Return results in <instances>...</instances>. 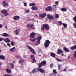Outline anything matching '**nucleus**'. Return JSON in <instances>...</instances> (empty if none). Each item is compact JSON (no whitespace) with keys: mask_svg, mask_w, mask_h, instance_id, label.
Instances as JSON below:
<instances>
[{"mask_svg":"<svg viewBox=\"0 0 76 76\" xmlns=\"http://www.w3.org/2000/svg\"><path fill=\"white\" fill-rule=\"evenodd\" d=\"M55 4H58V2L56 1L55 2Z\"/></svg>","mask_w":76,"mask_h":76,"instance_id":"52","label":"nucleus"},{"mask_svg":"<svg viewBox=\"0 0 76 76\" xmlns=\"http://www.w3.org/2000/svg\"><path fill=\"white\" fill-rule=\"evenodd\" d=\"M53 64H50V67H53Z\"/></svg>","mask_w":76,"mask_h":76,"instance_id":"51","label":"nucleus"},{"mask_svg":"<svg viewBox=\"0 0 76 76\" xmlns=\"http://www.w3.org/2000/svg\"><path fill=\"white\" fill-rule=\"evenodd\" d=\"M43 26H44L46 30H49V29H50V28L49 27V26L47 24H43Z\"/></svg>","mask_w":76,"mask_h":76,"instance_id":"9","label":"nucleus"},{"mask_svg":"<svg viewBox=\"0 0 76 76\" xmlns=\"http://www.w3.org/2000/svg\"><path fill=\"white\" fill-rule=\"evenodd\" d=\"M0 59L4 60L5 59V57L3 55H0Z\"/></svg>","mask_w":76,"mask_h":76,"instance_id":"21","label":"nucleus"},{"mask_svg":"<svg viewBox=\"0 0 76 76\" xmlns=\"http://www.w3.org/2000/svg\"><path fill=\"white\" fill-rule=\"evenodd\" d=\"M19 16H15L13 18L15 20H18L19 19Z\"/></svg>","mask_w":76,"mask_h":76,"instance_id":"13","label":"nucleus"},{"mask_svg":"<svg viewBox=\"0 0 76 76\" xmlns=\"http://www.w3.org/2000/svg\"><path fill=\"white\" fill-rule=\"evenodd\" d=\"M66 69H64L63 70V71H64V72H65V71H66Z\"/></svg>","mask_w":76,"mask_h":76,"instance_id":"64","label":"nucleus"},{"mask_svg":"<svg viewBox=\"0 0 76 76\" xmlns=\"http://www.w3.org/2000/svg\"><path fill=\"white\" fill-rule=\"evenodd\" d=\"M5 70L7 73H8L10 74L12 73V71H11V70H10V69H5Z\"/></svg>","mask_w":76,"mask_h":76,"instance_id":"17","label":"nucleus"},{"mask_svg":"<svg viewBox=\"0 0 76 76\" xmlns=\"http://www.w3.org/2000/svg\"><path fill=\"white\" fill-rule=\"evenodd\" d=\"M61 55L62 56H64V54H63V53H61Z\"/></svg>","mask_w":76,"mask_h":76,"instance_id":"60","label":"nucleus"},{"mask_svg":"<svg viewBox=\"0 0 76 76\" xmlns=\"http://www.w3.org/2000/svg\"><path fill=\"white\" fill-rule=\"evenodd\" d=\"M10 66L8 67V69H11L14 68V64H13L11 63L10 64Z\"/></svg>","mask_w":76,"mask_h":76,"instance_id":"12","label":"nucleus"},{"mask_svg":"<svg viewBox=\"0 0 76 76\" xmlns=\"http://www.w3.org/2000/svg\"><path fill=\"white\" fill-rule=\"evenodd\" d=\"M42 64H39V67H41L42 66Z\"/></svg>","mask_w":76,"mask_h":76,"instance_id":"45","label":"nucleus"},{"mask_svg":"<svg viewBox=\"0 0 76 76\" xmlns=\"http://www.w3.org/2000/svg\"><path fill=\"white\" fill-rule=\"evenodd\" d=\"M60 66H61V65L59 64L58 65V68L59 69H60Z\"/></svg>","mask_w":76,"mask_h":76,"instance_id":"53","label":"nucleus"},{"mask_svg":"<svg viewBox=\"0 0 76 76\" xmlns=\"http://www.w3.org/2000/svg\"><path fill=\"white\" fill-rule=\"evenodd\" d=\"M39 70L41 73H44V70H43L42 68H39Z\"/></svg>","mask_w":76,"mask_h":76,"instance_id":"25","label":"nucleus"},{"mask_svg":"<svg viewBox=\"0 0 76 76\" xmlns=\"http://www.w3.org/2000/svg\"><path fill=\"white\" fill-rule=\"evenodd\" d=\"M74 57L76 58V51H75L74 54Z\"/></svg>","mask_w":76,"mask_h":76,"instance_id":"34","label":"nucleus"},{"mask_svg":"<svg viewBox=\"0 0 76 76\" xmlns=\"http://www.w3.org/2000/svg\"><path fill=\"white\" fill-rule=\"evenodd\" d=\"M4 40V39L1 38H0V41H3Z\"/></svg>","mask_w":76,"mask_h":76,"instance_id":"49","label":"nucleus"},{"mask_svg":"<svg viewBox=\"0 0 76 76\" xmlns=\"http://www.w3.org/2000/svg\"><path fill=\"white\" fill-rule=\"evenodd\" d=\"M71 59L72 60H73V58L72 57L71 58Z\"/></svg>","mask_w":76,"mask_h":76,"instance_id":"62","label":"nucleus"},{"mask_svg":"<svg viewBox=\"0 0 76 76\" xmlns=\"http://www.w3.org/2000/svg\"><path fill=\"white\" fill-rule=\"evenodd\" d=\"M24 63V61L22 59H20L19 61V63L20 64H22V66L23 65V64Z\"/></svg>","mask_w":76,"mask_h":76,"instance_id":"10","label":"nucleus"},{"mask_svg":"<svg viewBox=\"0 0 76 76\" xmlns=\"http://www.w3.org/2000/svg\"><path fill=\"white\" fill-rule=\"evenodd\" d=\"M36 4L35 3H31L30 4L29 6H35Z\"/></svg>","mask_w":76,"mask_h":76,"instance_id":"27","label":"nucleus"},{"mask_svg":"<svg viewBox=\"0 0 76 76\" xmlns=\"http://www.w3.org/2000/svg\"><path fill=\"white\" fill-rule=\"evenodd\" d=\"M7 45H8V46H9V47H10V43H7Z\"/></svg>","mask_w":76,"mask_h":76,"instance_id":"47","label":"nucleus"},{"mask_svg":"<svg viewBox=\"0 0 76 76\" xmlns=\"http://www.w3.org/2000/svg\"><path fill=\"white\" fill-rule=\"evenodd\" d=\"M53 8H54L55 9H56V7H56V5H53Z\"/></svg>","mask_w":76,"mask_h":76,"instance_id":"43","label":"nucleus"},{"mask_svg":"<svg viewBox=\"0 0 76 76\" xmlns=\"http://www.w3.org/2000/svg\"><path fill=\"white\" fill-rule=\"evenodd\" d=\"M4 41L6 42H10V40L8 38H7L6 39L4 40Z\"/></svg>","mask_w":76,"mask_h":76,"instance_id":"19","label":"nucleus"},{"mask_svg":"<svg viewBox=\"0 0 76 76\" xmlns=\"http://www.w3.org/2000/svg\"><path fill=\"white\" fill-rule=\"evenodd\" d=\"M2 36L3 37H7V36H9V35L6 33H4L3 34Z\"/></svg>","mask_w":76,"mask_h":76,"instance_id":"26","label":"nucleus"},{"mask_svg":"<svg viewBox=\"0 0 76 76\" xmlns=\"http://www.w3.org/2000/svg\"><path fill=\"white\" fill-rule=\"evenodd\" d=\"M58 23L59 25H61V24H62V23L61 22V21H59Z\"/></svg>","mask_w":76,"mask_h":76,"instance_id":"50","label":"nucleus"},{"mask_svg":"<svg viewBox=\"0 0 76 76\" xmlns=\"http://www.w3.org/2000/svg\"><path fill=\"white\" fill-rule=\"evenodd\" d=\"M24 6L26 7V6H27V3H26V2H25L24 3Z\"/></svg>","mask_w":76,"mask_h":76,"instance_id":"46","label":"nucleus"},{"mask_svg":"<svg viewBox=\"0 0 76 76\" xmlns=\"http://www.w3.org/2000/svg\"><path fill=\"white\" fill-rule=\"evenodd\" d=\"M15 31L16 33V35H18L19 34V32H20V30L19 29H17L15 30Z\"/></svg>","mask_w":76,"mask_h":76,"instance_id":"18","label":"nucleus"},{"mask_svg":"<svg viewBox=\"0 0 76 76\" xmlns=\"http://www.w3.org/2000/svg\"><path fill=\"white\" fill-rule=\"evenodd\" d=\"M50 56H52V57H54L56 56V55H55V54H54V53H52L50 54Z\"/></svg>","mask_w":76,"mask_h":76,"instance_id":"29","label":"nucleus"},{"mask_svg":"<svg viewBox=\"0 0 76 76\" xmlns=\"http://www.w3.org/2000/svg\"><path fill=\"white\" fill-rule=\"evenodd\" d=\"M35 34L34 33L32 32L31 33L30 36L31 38H35L34 37H35Z\"/></svg>","mask_w":76,"mask_h":76,"instance_id":"14","label":"nucleus"},{"mask_svg":"<svg viewBox=\"0 0 76 76\" xmlns=\"http://www.w3.org/2000/svg\"><path fill=\"white\" fill-rule=\"evenodd\" d=\"M34 16H35V17H38V15L37 14H35Z\"/></svg>","mask_w":76,"mask_h":76,"instance_id":"56","label":"nucleus"},{"mask_svg":"<svg viewBox=\"0 0 76 76\" xmlns=\"http://www.w3.org/2000/svg\"><path fill=\"white\" fill-rule=\"evenodd\" d=\"M27 47L28 49H29L30 51L32 53H33V54H35V52L34 49H33L32 48L29 46H28Z\"/></svg>","mask_w":76,"mask_h":76,"instance_id":"7","label":"nucleus"},{"mask_svg":"<svg viewBox=\"0 0 76 76\" xmlns=\"http://www.w3.org/2000/svg\"><path fill=\"white\" fill-rule=\"evenodd\" d=\"M31 9L33 10H38V8L35 6H32L31 8Z\"/></svg>","mask_w":76,"mask_h":76,"instance_id":"16","label":"nucleus"},{"mask_svg":"<svg viewBox=\"0 0 76 76\" xmlns=\"http://www.w3.org/2000/svg\"><path fill=\"white\" fill-rule=\"evenodd\" d=\"M37 70H38V69H34V70H32L31 71V73H34V72H37Z\"/></svg>","mask_w":76,"mask_h":76,"instance_id":"22","label":"nucleus"},{"mask_svg":"<svg viewBox=\"0 0 76 76\" xmlns=\"http://www.w3.org/2000/svg\"><path fill=\"white\" fill-rule=\"evenodd\" d=\"M64 50L66 51V52H69V51L66 48H64Z\"/></svg>","mask_w":76,"mask_h":76,"instance_id":"31","label":"nucleus"},{"mask_svg":"<svg viewBox=\"0 0 76 76\" xmlns=\"http://www.w3.org/2000/svg\"><path fill=\"white\" fill-rule=\"evenodd\" d=\"M5 27L6 28V29H7V26H5Z\"/></svg>","mask_w":76,"mask_h":76,"instance_id":"55","label":"nucleus"},{"mask_svg":"<svg viewBox=\"0 0 76 76\" xmlns=\"http://www.w3.org/2000/svg\"><path fill=\"white\" fill-rule=\"evenodd\" d=\"M31 58L33 60L32 61V63H35V61H36V60H35V57L34 55H31Z\"/></svg>","mask_w":76,"mask_h":76,"instance_id":"11","label":"nucleus"},{"mask_svg":"<svg viewBox=\"0 0 76 76\" xmlns=\"http://www.w3.org/2000/svg\"><path fill=\"white\" fill-rule=\"evenodd\" d=\"M1 17H2V18L4 17V16H3V15L2 14H1Z\"/></svg>","mask_w":76,"mask_h":76,"instance_id":"58","label":"nucleus"},{"mask_svg":"<svg viewBox=\"0 0 76 76\" xmlns=\"http://www.w3.org/2000/svg\"><path fill=\"white\" fill-rule=\"evenodd\" d=\"M53 72L54 73H55V74H56L57 73V71H56V70L55 69H54L53 70Z\"/></svg>","mask_w":76,"mask_h":76,"instance_id":"39","label":"nucleus"},{"mask_svg":"<svg viewBox=\"0 0 76 76\" xmlns=\"http://www.w3.org/2000/svg\"><path fill=\"white\" fill-rule=\"evenodd\" d=\"M45 42V48H47V47H48L49 44L50 43V42L49 40H47Z\"/></svg>","mask_w":76,"mask_h":76,"instance_id":"4","label":"nucleus"},{"mask_svg":"<svg viewBox=\"0 0 76 76\" xmlns=\"http://www.w3.org/2000/svg\"><path fill=\"white\" fill-rule=\"evenodd\" d=\"M59 17V16H58V14H56L55 18H56V19H58Z\"/></svg>","mask_w":76,"mask_h":76,"instance_id":"32","label":"nucleus"},{"mask_svg":"<svg viewBox=\"0 0 76 76\" xmlns=\"http://www.w3.org/2000/svg\"><path fill=\"white\" fill-rule=\"evenodd\" d=\"M30 28H31L33 29H35V27H34V24H31Z\"/></svg>","mask_w":76,"mask_h":76,"instance_id":"24","label":"nucleus"},{"mask_svg":"<svg viewBox=\"0 0 76 76\" xmlns=\"http://www.w3.org/2000/svg\"><path fill=\"white\" fill-rule=\"evenodd\" d=\"M3 76H12L9 74H5L3 75Z\"/></svg>","mask_w":76,"mask_h":76,"instance_id":"38","label":"nucleus"},{"mask_svg":"<svg viewBox=\"0 0 76 76\" xmlns=\"http://www.w3.org/2000/svg\"><path fill=\"white\" fill-rule=\"evenodd\" d=\"M1 12L4 14V16H9V14L7 13V11L5 9L2 10Z\"/></svg>","mask_w":76,"mask_h":76,"instance_id":"2","label":"nucleus"},{"mask_svg":"<svg viewBox=\"0 0 76 76\" xmlns=\"http://www.w3.org/2000/svg\"><path fill=\"white\" fill-rule=\"evenodd\" d=\"M62 25L64 26V28H67V24L66 23H62Z\"/></svg>","mask_w":76,"mask_h":76,"instance_id":"28","label":"nucleus"},{"mask_svg":"<svg viewBox=\"0 0 76 76\" xmlns=\"http://www.w3.org/2000/svg\"><path fill=\"white\" fill-rule=\"evenodd\" d=\"M2 5L4 7H6L9 6V4L7 2H6L5 1H4L2 2Z\"/></svg>","mask_w":76,"mask_h":76,"instance_id":"3","label":"nucleus"},{"mask_svg":"<svg viewBox=\"0 0 76 76\" xmlns=\"http://www.w3.org/2000/svg\"><path fill=\"white\" fill-rule=\"evenodd\" d=\"M36 40V39H35V37H32L30 39V41H31L33 42H35Z\"/></svg>","mask_w":76,"mask_h":76,"instance_id":"15","label":"nucleus"},{"mask_svg":"<svg viewBox=\"0 0 76 76\" xmlns=\"http://www.w3.org/2000/svg\"><path fill=\"white\" fill-rule=\"evenodd\" d=\"M47 11H54V9L51 7H48L45 9Z\"/></svg>","mask_w":76,"mask_h":76,"instance_id":"5","label":"nucleus"},{"mask_svg":"<svg viewBox=\"0 0 76 76\" xmlns=\"http://www.w3.org/2000/svg\"><path fill=\"white\" fill-rule=\"evenodd\" d=\"M71 50H75V47H72L71 48Z\"/></svg>","mask_w":76,"mask_h":76,"instance_id":"48","label":"nucleus"},{"mask_svg":"<svg viewBox=\"0 0 76 76\" xmlns=\"http://www.w3.org/2000/svg\"><path fill=\"white\" fill-rule=\"evenodd\" d=\"M13 63H16V61H14L13 62Z\"/></svg>","mask_w":76,"mask_h":76,"instance_id":"63","label":"nucleus"},{"mask_svg":"<svg viewBox=\"0 0 76 76\" xmlns=\"http://www.w3.org/2000/svg\"><path fill=\"white\" fill-rule=\"evenodd\" d=\"M27 28H30L31 27V25L30 24H28L27 25Z\"/></svg>","mask_w":76,"mask_h":76,"instance_id":"42","label":"nucleus"},{"mask_svg":"<svg viewBox=\"0 0 76 76\" xmlns=\"http://www.w3.org/2000/svg\"><path fill=\"white\" fill-rule=\"evenodd\" d=\"M41 36H39L37 38V41L36 42L35 45H37L40 44V40H41Z\"/></svg>","mask_w":76,"mask_h":76,"instance_id":"1","label":"nucleus"},{"mask_svg":"<svg viewBox=\"0 0 76 76\" xmlns=\"http://www.w3.org/2000/svg\"><path fill=\"white\" fill-rule=\"evenodd\" d=\"M15 57H16L17 58H19V56H15Z\"/></svg>","mask_w":76,"mask_h":76,"instance_id":"57","label":"nucleus"},{"mask_svg":"<svg viewBox=\"0 0 76 76\" xmlns=\"http://www.w3.org/2000/svg\"><path fill=\"white\" fill-rule=\"evenodd\" d=\"M58 52H59V53H63V51H62V50H61V49H58Z\"/></svg>","mask_w":76,"mask_h":76,"instance_id":"33","label":"nucleus"},{"mask_svg":"<svg viewBox=\"0 0 76 76\" xmlns=\"http://www.w3.org/2000/svg\"><path fill=\"white\" fill-rule=\"evenodd\" d=\"M61 10L64 12H66L67 11V9L66 8H62L61 9Z\"/></svg>","mask_w":76,"mask_h":76,"instance_id":"30","label":"nucleus"},{"mask_svg":"<svg viewBox=\"0 0 76 76\" xmlns=\"http://www.w3.org/2000/svg\"><path fill=\"white\" fill-rule=\"evenodd\" d=\"M47 17L48 18L49 20L51 19H54V18L53 17V16L51 15H50V14H48L47 15Z\"/></svg>","mask_w":76,"mask_h":76,"instance_id":"6","label":"nucleus"},{"mask_svg":"<svg viewBox=\"0 0 76 76\" xmlns=\"http://www.w3.org/2000/svg\"><path fill=\"white\" fill-rule=\"evenodd\" d=\"M73 26H74V27L75 28H76V22H75V23H73Z\"/></svg>","mask_w":76,"mask_h":76,"instance_id":"37","label":"nucleus"},{"mask_svg":"<svg viewBox=\"0 0 76 76\" xmlns=\"http://www.w3.org/2000/svg\"><path fill=\"white\" fill-rule=\"evenodd\" d=\"M32 20L33 22H34L35 21V20H34V19H32Z\"/></svg>","mask_w":76,"mask_h":76,"instance_id":"61","label":"nucleus"},{"mask_svg":"<svg viewBox=\"0 0 76 76\" xmlns=\"http://www.w3.org/2000/svg\"><path fill=\"white\" fill-rule=\"evenodd\" d=\"M11 44L12 46H14V43L13 42H11Z\"/></svg>","mask_w":76,"mask_h":76,"instance_id":"40","label":"nucleus"},{"mask_svg":"<svg viewBox=\"0 0 76 76\" xmlns=\"http://www.w3.org/2000/svg\"><path fill=\"white\" fill-rule=\"evenodd\" d=\"M25 12L26 13H28L29 12V10H26Z\"/></svg>","mask_w":76,"mask_h":76,"instance_id":"41","label":"nucleus"},{"mask_svg":"<svg viewBox=\"0 0 76 76\" xmlns=\"http://www.w3.org/2000/svg\"><path fill=\"white\" fill-rule=\"evenodd\" d=\"M73 19L75 22H76V16H75L74 18H73Z\"/></svg>","mask_w":76,"mask_h":76,"instance_id":"36","label":"nucleus"},{"mask_svg":"<svg viewBox=\"0 0 76 76\" xmlns=\"http://www.w3.org/2000/svg\"><path fill=\"white\" fill-rule=\"evenodd\" d=\"M4 47H6L7 46H6V45L4 44Z\"/></svg>","mask_w":76,"mask_h":76,"instance_id":"59","label":"nucleus"},{"mask_svg":"<svg viewBox=\"0 0 76 76\" xmlns=\"http://www.w3.org/2000/svg\"><path fill=\"white\" fill-rule=\"evenodd\" d=\"M56 59L58 61H63V60H60V59H58V58H56Z\"/></svg>","mask_w":76,"mask_h":76,"instance_id":"35","label":"nucleus"},{"mask_svg":"<svg viewBox=\"0 0 76 76\" xmlns=\"http://www.w3.org/2000/svg\"><path fill=\"white\" fill-rule=\"evenodd\" d=\"M2 28V25L0 24V28Z\"/></svg>","mask_w":76,"mask_h":76,"instance_id":"54","label":"nucleus"},{"mask_svg":"<svg viewBox=\"0 0 76 76\" xmlns=\"http://www.w3.org/2000/svg\"><path fill=\"white\" fill-rule=\"evenodd\" d=\"M15 50H16V48H15V47H14L13 48H11L10 50V51H11V52H13V51H14Z\"/></svg>","mask_w":76,"mask_h":76,"instance_id":"20","label":"nucleus"},{"mask_svg":"<svg viewBox=\"0 0 76 76\" xmlns=\"http://www.w3.org/2000/svg\"><path fill=\"white\" fill-rule=\"evenodd\" d=\"M46 16H47L46 13H44L42 14L39 15V17H40L41 18H42L43 19H44Z\"/></svg>","mask_w":76,"mask_h":76,"instance_id":"8","label":"nucleus"},{"mask_svg":"<svg viewBox=\"0 0 76 76\" xmlns=\"http://www.w3.org/2000/svg\"><path fill=\"white\" fill-rule=\"evenodd\" d=\"M45 29V27L44 26V25H43V26L42 27V30H44Z\"/></svg>","mask_w":76,"mask_h":76,"instance_id":"44","label":"nucleus"},{"mask_svg":"<svg viewBox=\"0 0 76 76\" xmlns=\"http://www.w3.org/2000/svg\"><path fill=\"white\" fill-rule=\"evenodd\" d=\"M41 64L43 66H45V64H46V61H43L42 62Z\"/></svg>","mask_w":76,"mask_h":76,"instance_id":"23","label":"nucleus"}]
</instances>
